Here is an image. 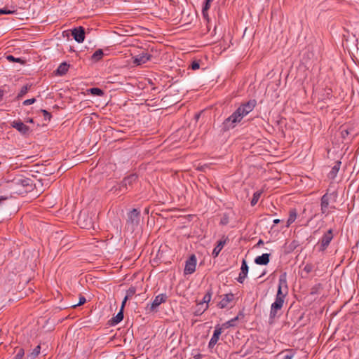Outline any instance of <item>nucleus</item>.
I'll return each mask as SVG.
<instances>
[{"label":"nucleus","instance_id":"f257e3e1","mask_svg":"<svg viewBox=\"0 0 359 359\" xmlns=\"http://www.w3.org/2000/svg\"><path fill=\"white\" fill-rule=\"evenodd\" d=\"M12 182L18 186L22 187L24 190H19L20 192L22 193L31 191L33 189L34 184L32 180L28 177H25L24 176H18L15 177Z\"/></svg>","mask_w":359,"mask_h":359},{"label":"nucleus","instance_id":"f03ea898","mask_svg":"<svg viewBox=\"0 0 359 359\" xmlns=\"http://www.w3.org/2000/svg\"><path fill=\"white\" fill-rule=\"evenodd\" d=\"M242 121L239 114H237L235 111L226 118L222 123V130L226 132L231 129L234 128L238 123Z\"/></svg>","mask_w":359,"mask_h":359},{"label":"nucleus","instance_id":"7ed1b4c3","mask_svg":"<svg viewBox=\"0 0 359 359\" xmlns=\"http://www.w3.org/2000/svg\"><path fill=\"white\" fill-rule=\"evenodd\" d=\"M256 100H251L246 102L242 103L239 107L235 111L237 114L243 119L250 112H251L256 106Z\"/></svg>","mask_w":359,"mask_h":359},{"label":"nucleus","instance_id":"20e7f679","mask_svg":"<svg viewBox=\"0 0 359 359\" xmlns=\"http://www.w3.org/2000/svg\"><path fill=\"white\" fill-rule=\"evenodd\" d=\"M256 100H251L246 102L242 103L239 107L235 111L237 114L243 119L250 112H251L256 106Z\"/></svg>","mask_w":359,"mask_h":359},{"label":"nucleus","instance_id":"39448f33","mask_svg":"<svg viewBox=\"0 0 359 359\" xmlns=\"http://www.w3.org/2000/svg\"><path fill=\"white\" fill-rule=\"evenodd\" d=\"M287 294V281L285 277L280 276L278 280V287L276 299L285 301V297Z\"/></svg>","mask_w":359,"mask_h":359},{"label":"nucleus","instance_id":"423d86ee","mask_svg":"<svg viewBox=\"0 0 359 359\" xmlns=\"http://www.w3.org/2000/svg\"><path fill=\"white\" fill-rule=\"evenodd\" d=\"M137 175L136 174H131L126 177L119 185V191H126L128 189L133 187V184L137 182Z\"/></svg>","mask_w":359,"mask_h":359},{"label":"nucleus","instance_id":"0eeeda50","mask_svg":"<svg viewBox=\"0 0 359 359\" xmlns=\"http://www.w3.org/2000/svg\"><path fill=\"white\" fill-rule=\"evenodd\" d=\"M78 224L83 229H90L93 226V222L91 217H88L87 212L82 211L78 217Z\"/></svg>","mask_w":359,"mask_h":359},{"label":"nucleus","instance_id":"6e6552de","mask_svg":"<svg viewBox=\"0 0 359 359\" xmlns=\"http://www.w3.org/2000/svg\"><path fill=\"white\" fill-rule=\"evenodd\" d=\"M333 239L332 230L329 229L326 233H324L321 239L319 241L318 245L319 246V251L323 252L330 245V242Z\"/></svg>","mask_w":359,"mask_h":359},{"label":"nucleus","instance_id":"1a4fd4ad","mask_svg":"<svg viewBox=\"0 0 359 359\" xmlns=\"http://www.w3.org/2000/svg\"><path fill=\"white\" fill-rule=\"evenodd\" d=\"M332 196L334 197V201H335V199L337 198V194H334V193L330 194L326 193L321 197L320 206H321V212L323 214H325V215L329 214L328 207H329L330 201L332 199Z\"/></svg>","mask_w":359,"mask_h":359},{"label":"nucleus","instance_id":"9d476101","mask_svg":"<svg viewBox=\"0 0 359 359\" xmlns=\"http://www.w3.org/2000/svg\"><path fill=\"white\" fill-rule=\"evenodd\" d=\"M140 218V211L136 208L133 209L128 215L127 224L132 227L137 226L139 224Z\"/></svg>","mask_w":359,"mask_h":359},{"label":"nucleus","instance_id":"9b49d317","mask_svg":"<svg viewBox=\"0 0 359 359\" xmlns=\"http://www.w3.org/2000/svg\"><path fill=\"white\" fill-rule=\"evenodd\" d=\"M196 257L194 255H191L189 258L186 261L185 267L184 270V274H191L196 271Z\"/></svg>","mask_w":359,"mask_h":359},{"label":"nucleus","instance_id":"f8f14e48","mask_svg":"<svg viewBox=\"0 0 359 359\" xmlns=\"http://www.w3.org/2000/svg\"><path fill=\"white\" fill-rule=\"evenodd\" d=\"M284 302L283 300L275 299V302L271 306L270 319H274L278 316V312L283 308Z\"/></svg>","mask_w":359,"mask_h":359},{"label":"nucleus","instance_id":"ddd939ff","mask_svg":"<svg viewBox=\"0 0 359 359\" xmlns=\"http://www.w3.org/2000/svg\"><path fill=\"white\" fill-rule=\"evenodd\" d=\"M72 36L78 43H82L85 39V29L83 27H79L72 30Z\"/></svg>","mask_w":359,"mask_h":359},{"label":"nucleus","instance_id":"4468645a","mask_svg":"<svg viewBox=\"0 0 359 359\" xmlns=\"http://www.w3.org/2000/svg\"><path fill=\"white\" fill-rule=\"evenodd\" d=\"M222 332V327H220L219 325H216L215 327L213 334H212V336L209 341V344H208V347L210 348H212L217 344Z\"/></svg>","mask_w":359,"mask_h":359},{"label":"nucleus","instance_id":"2eb2a0df","mask_svg":"<svg viewBox=\"0 0 359 359\" xmlns=\"http://www.w3.org/2000/svg\"><path fill=\"white\" fill-rule=\"evenodd\" d=\"M11 126L15 128L22 135H27L29 132V128L22 123L21 121H14L11 123Z\"/></svg>","mask_w":359,"mask_h":359},{"label":"nucleus","instance_id":"dca6fc26","mask_svg":"<svg viewBox=\"0 0 359 359\" xmlns=\"http://www.w3.org/2000/svg\"><path fill=\"white\" fill-rule=\"evenodd\" d=\"M151 57V55L148 54L147 53H142L133 57V63L135 64L137 66L141 65L147 62L148 60H149Z\"/></svg>","mask_w":359,"mask_h":359},{"label":"nucleus","instance_id":"f3484780","mask_svg":"<svg viewBox=\"0 0 359 359\" xmlns=\"http://www.w3.org/2000/svg\"><path fill=\"white\" fill-rule=\"evenodd\" d=\"M248 266L245 259H243L241 264V272L237 278L238 282L243 283L248 276Z\"/></svg>","mask_w":359,"mask_h":359},{"label":"nucleus","instance_id":"a211bd4d","mask_svg":"<svg viewBox=\"0 0 359 359\" xmlns=\"http://www.w3.org/2000/svg\"><path fill=\"white\" fill-rule=\"evenodd\" d=\"M234 295L232 293L224 294L222 300L218 303L220 309L227 308L233 302Z\"/></svg>","mask_w":359,"mask_h":359},{"label":"nucleus","instance_id":"6ab92c4d","mask_svg":"<svg viewBox=\"0 0 359 359\" xmlns=\"http://www.w3.org/2000/svg\"><path fill=\"white\" fill-rule=\"evenodd\" d=\"M167 295L165 294H160L157 295L151 304V311H154L160 304L167 300Z\"/></svg>","mask_w":359,"mask_h":359},{"label":"nucleus","instance_id":"aec40b11","mask_svg":"<svg viewBox=\"0 0 359 359\" xmlns=\"http://www.w3.org/2000/svg\"><path fill=\"white\" fill-rule=\"evenodd\" d=\"M214 0H205L203 6L202 8V15L204 20L208 22L210 21L209 15H208V10L210 8L211 4Z\"/></svg>","mask_w":359,"mask_h":359},{"label":"nucleus","instance_id":"412c9836","mask_svg":"<svg viewBox=\"0 0 359 359\" xmlns=\"http://www.w3.org/2000/svg\"><path fill=\"white\" fill-rule=\"evenodd\" d=\"M270 254L264 253L255 258V262L259 265H266L269 262Z\"/></svg>","mask_w":359,"mask_h":359},{"label":"nucleus","instance_id":"4be33fe9","mask_svg":"<svg viewBox=\"0 0 359 359\" xmlns=\"http://www.w3.org/2000/svg\"><path fill=\"white\" fill-rule=\"evenodd\" d=\"M341 163L339 161H337L335 163L334 165L332 168V170H330V172L328 174L329 178L333 180L336 177V176L337 175V173L340 169Z\"/></svg>","mask_w":359,"mask_h":359},{"label":"nucleus","instance_id":"5701e85b","mask_svg":"<svg viewBox=\"0 0 359 359\" xmlns=\"http://www.w3.org/2000/svg\"><path fill=\"white\" fill-rule=\"evenodd\" d=\"M69 67V65H67L66 62L60 64L55 72V74L57 76L65 75L68 72Z\"/></svg>","mask_w":359,"mask_h":359},{"label":"nucleus","instance_id":"b1692460","mask_svg":"<svg viewBox=\"0 0 359 359\" xmlns=\"http://www.w3.org/2000/svg\"><path fill=\"white\" fill-rule=\"evenodd\" d=\"M297 211L295 208L290 209L289 211V217L287 221V227H289L297 219Z\"/></svg>","mask_w":359,"mask_h":359},{"label":"nucleus","instance_id":"393cba45","mask_svg":"<svg viewBox=\"0 0 359 359\" xmlns=\"http://www.w3.org/2000/svg\"><path fill=\"white\" fill-rule=\"evenodd\" d=\"M208 309V304H204L203 303H198L196 305V309L194 311L196 316H201Z\"/></svg>","mask_w":359,"mask_h":359},{"label":"nucleus","instance_id":"a878e982","mask_svg":"<svg viewBox=\"0 0 359 359\" xmlns=\"http://www.w3.org/2000/svg\"><path fill=\"white\" fill-rule=\"evenodd\" d=\"M123 318V311L122 309L116 314V316L110 320V325H115L119 323Z\"/></svg>","mask_w":359,"mask_h":359},{"label":"nucleus","instance_id":"bb28decb","mask_svg":"<svg viewBox=\"0 0 359 359\" xmlns=\"http://www.w3.org/2000/svg\"><path fill=\"white\" fill-rule=\"evenodd\" d=\"M226 241V239H224V241L220 240L218 241L217 246L214 248L212 251V255L215 257L218 256L219 253L220 252L224 245H225Z\"/></svg>","mask_w":359,"mask_h":359},{"label":"nucleus","instance_id":"cd10ccee","mask_svg":"<svg viewBox=\"0 0 359 359\" xmlns=\"http://www.w3.org/2000/svg\"><path fill=\"white\" fill-rule=\"evenodd\" d=\"M294 353L292 350H287L278 354V359H292Z\"/></svg>","mask_w":359,"mask_h":359},{"label":"nucleus","instance_id":"c85d7f7f","mask_svg":"<svg viewBox=\"0 0 359 359\" xmlns=\"http://www.w3.org/2000/svg\"><path fill=\"white\" fill-rule=\"evenodd\" d=\"M41 351V346H36L32 351V353L27 354L26 358L27 359H35L40 353Z\"/></svg>","mask_w":359,"mask_h":359},{"label":"nucleus","instance_id":"c756f323","mask_svg":"<svg viewBox=\"0 0 359 359\" xmlns=\"http://www.w3.org/2000/svg\"><path fill=\"white\" fill-rule=\"evenodd\" d=\"M14 354L13 359H22L25 355V351L21 347H16L14 350Z\"/></svg>","mask_w":359,"mask_h":359},{"label":"nucleus","instance_id":"7c9ffc66","mask_svg":"<svg viewBox=\"0 0 359 359\" xmlns=\"http://www.w3.org/2000/svg\"><path fill=\"white\" fill-rule=\"evenodd\" d=\"M103 55V50L102 49H98L93 54L91 58L94 62H98L102 59Z\"/></svg>","mask_w":359,"mask_h":359},{"label":"nucleus","instance_id":"2f4dec72","mask_svg":"<svg viewBox=\"0 0 359 359\" xmlns=\"http://www.w3.org/2000/svg\"><path fill=\"white\" fill-rule=\"evenodd\" d=\"M6 58L9 61V62H19L20 63L21 65H25V60L20 58V57H15L14 56L11 55H8L6 56Z\"/></svg>","mask_w":359,"mask_h":359},{"label":"nucleus","instance_id":"473e14b6","mask_svg":"<svg viewBox=\"0 0 359 359\" xmlns=\"http://www.w3.org/2000/svg\"><path fill=\"white\" fill-rule=\"evenodd\" d=\"M262 194V191H257L254 193L252 198L250 202L252 206H254L257 203Z\"/></svg>","mask_w":359,"mask_h":359},{"label":"nucleus","instance_id":"72a5a7b5","mask_svg":"<svg viewBox=\"0 0 359 359\" xmlns=\"http://www.w3.org/2000/svg\"><path fill=\"white\" fill-rule=\"evenodd\" d=\"M237 320L238 317H236L230 320H228L226 323H223L222 325H220V327H222V330H224L233 327L234 325V322H236Z\"/></svg>","mask_w":359,"mask_h":359},{"label":"nucleus","instance_id":"f704fd0d","mask_svg":"<svg viewBox=\"0 0 359 359\" xmlns=\"http://www.w3.org/2000/svg\"><path fill=\"white\" fill-rule=\"evenodd\" d=\"M31 86H32V85H28V84L22 86L20 91L19 92L17 97L20 98V97H23L25 94L27 93V92L30 89Z\"/></svg>","mask_w":359,"mask_h":359},{"label":"nucleus","instance_id":"c9c22d12","mask_svg":"<svg viewBox=\"0 0 359 359\" xmlns=\"http://www.w3.org/2000/svg\"><path fill=\"white\" fill-rule=\"evenodd\" d=\"M212 291L211 290H208L207 293L204 295L203 300L200 303H203L204 304H208L212 297Z\"/></svg>","mask_w":359,"mask_h":359},{"label":"nucleus","instance_id":"e433bc0d","mask_svg":"<svg viewBox=\"0 0 359 359\" xmlns=\"http://www.w3.org/2000/svg\"><path fill=\"white\" fill-rule=\"evenodd\" d=\"M90 93L95 96H102L104 95L102 90L98 88H92L89 89Z\"/></svg>","mask_w":359,"mask_h":359},{"label":"nucleus","instance_id":"4c0bfd02","mask_svg":"<svg viewBox=\"0 0 359 359\" xmlns=\"http://www.w3.org/2000/svg\"><path fill=\"white\" fill-rule=\"evenodd\" d=\"M136 292V288L135 287H130L126 292V296L128 298H131Z\"/></svg>","mask_w":359,"mask_h":359},{"label":"nucleus","instance_id":"58836bf2","mask_svg":"<svg viewBox=\"0 0 359 359\" xmlns=\"http://www.w3.org/2000/svg\"><path fill=\"white\" fill-rule=\"evenodd\" d=\"M15 13V10H9L6 8H1L0 9V15L3 14H13Z\"/></svg>","mask_w":359,"mask_h":359},{"label":"nucleus","instance_id":"ea45409f","mask_svg":"<svg viewBox=\"0 0 359 359\" xmlns=\"http://www.w3.org/2000/svg\"><path fill=\"white\" fill-rule=\"evenodd\" d=\"M86 301V299L85 297L80 295L79 302L76 304L73 305L72 307L75 308L78 306L83 305V304H85Z\"/></svg>","mask_w":359,"mask_h":359},{"label":"nucleus","instance_id":"a19ab883","mask_svg":"<svg viewBox=\"0 0 359 359\" xmlns=\"http://www.w3.org/2000/svg\"><path fill=\"white\" fill-rule=\"evenodd\" d=\"M313 269V266L311 264H306L304 267V271L307 273H311Z\"/></svg>","mask_w":359,"mask_h":359},{"label":"nucleus","instance_id":"79ce46f5","mask_svg":"<svg viewBox=\"0 0 359 359\" xmlns=\"http://www.w3.org/2000/svg\"><path fill=\"white\" fill-rule=\"evenodd\" d=\"M35 102H36L35 98L27 99L22 102V104L25 106H27V105L34 104Z\"/></svg>","mask_w":359,"mask_h":359},{"label":"nucleus","instance_id":"37998d69","mask_svg":"<svg viewBox=\"0 0 359 359\" xmlns=\"http://www.w3.org/2000/svg\"><path fill=\"white\" fill-rule=\"evenodd\" d=\"M199 67H200V65H199L198 61L194 60V61L192 62V63L191 65V68L193 70L198 69Z\"/></svg>","mask_w":359,"mask_h":359},{"label":"nucleus","instance_id":"c03bdc74","mask_svg":"<svg viewBox=\"0 0 359 359\" xmlns=\"http://www.w3.org/2000/svg\"><path fill=\"white\" fill-rule=\"evenodd\" d=\"M41 111L45 120H50L51 118V114L48 111L43 109Z\"/></svg>","mask_w":359,"mask_h":359},{"label":"nucleus","instance_id":"a18cd8bd","mask_svg":"<svg viewBox=\"0 0 359 359\" xmlns=\"http://www.w3.org/2000/svg\"><path fill=\"white\" fill-rule=\"evenodd\" d=\"M128 298L127 297H125V298H124V299H123V302H122L121 308V309H122V311H123V308H124V306H125L126 302V301L128 300Z\"/></svg>","mask_w":359,"mask_h":359},{"label":"nucleus","instance_id":"49530a36","mask_svg":"<svg viewBox=\"0 0 359 359\" xmlns=\"http://www.w3.org/2000/svg\"><path fill=\"white\" fill-rule=\"evenodd\" d=\"M5 92L3 90H0V102L3 100Z\"/></svg>","mask_w":359,"mask_h":359},{"label":"nucleus","instance_id":"de8ad7c7","mask_svg":"<svg viewBox=\"0 0 359 359\" xmlns=\"http://www.w3.org/2000/svg\"><path fill=\"white\" fill-rule=\"evenodd\" d=\"M341 134L343 137H345V135H348V131L347 130H342Z\"/></svg>","mask_w":359,"mask_h":359},{"label":"nucleus","instance_id":"09e8293b","mask_svg":"<svg viewBox=\"0 0 359 359\" xmlns=\"http://www.w3.org/2000/svg\"><path fill=\"white\" fill-rule=\"evenodd\" d=\"M264 245V241H263L262 240H261V239H260V240L258 241V243H257V246H261V245Z\"/></svg>","mask_w":359,"mask_h":359},{"label":"nucleus","instance_id":"8fccbe9b","mask_svg":"<svg viewBox=\"0 0 359 359\" xmlns=\"http://www.w3.org/2000/svg\"><path fill=\"white\" fill-rule=\"evenodd\" d=\"M280 220L279 219H275L273 220V224H277L280 223Z\"/></svg>","mask_w":359,"mask_h":359},{"label":"nucleus","instance_id":"3c124183","mask_svg":"<svg viewBox=\"0 0 359 359\" xmlns=\"http://www.w3.org/2000/svg\"><path fill=\"white\" fill-rule=\"evenodd\" d=\"M201 354H198V355H196L194 357L195 359H201Z\"/></svg>","mask_w":359,"mask_h":359},{"label":"nucleus","instance_id":"603ef678","mask_svg":"<svg viewBox=\"0 0 359 359\" xmlns=\"http://www.w3.org/2000/svg\"><path fill=\"white\" fill-rule=\"evenodd\" d=\"M136 41H138L140 43H144V42L140 40V39L139 40H136Z\"/></svg>","mask_w":359,"mask_h":359},{"label":"nucleus","instance_id":"864d4df0","mask_svg":"<svg viewBox=\"0 0 359 359\" xmlns=\"http://www.w3.org/2000/svg\"><path fill=\"white\" fill-rule=\"evenodd\" d=\"M4 199H5V198H0V203H1V201H2L3 200H4Z\"/></svg>","mask_w":359,"mask_h":359},{"label":"nucleus","instance_id":"5fc2aeb1","mask_svg":"<svg viewBox=\"0 0 359 359\" xmlns=\"http://www.w3.org/2000/svg\"><path fill=\"white\" fill-rule=\"evenodd\" d=\"M141 80H142V81H147V79H144V78H143V79H142Z\"/></svg>","mask_w":359,"mask_h":359},{"label":"nucleus","instance_id":"6e6d98bb","mask_svg":"<svg viewBox=\"0 0 359 359\" xmlns=\"http://www.w3.org/2000/svg\"><path fill=\"white\" fill-rule=\"evenodd\" d=\"M69 50H70V51H72V46H69Z\"/></svg>","mask_w":359,"mask_h":359},{"label":"nucleus","instance_id":"4d7b16f0","mask_svg":"<svg viewBox=\"0 0 359 359\" xmlns=\"http://www.w3.org/2000/svg\"><path fill=\"white\" fill-rule=\"evenodd\" d=\"M145 212L148 213L149 210L147 209H146Z\"/></svg>","mask_w":359,"mask_h":359}]
</instances>
